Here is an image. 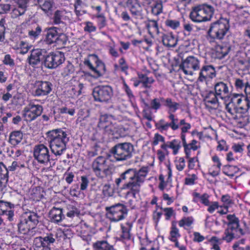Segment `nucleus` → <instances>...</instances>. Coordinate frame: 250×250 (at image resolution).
<instances>
[{"label":"nucleus","mask_w":250,"mask_h":250,"mask_svg":"<svg viewBox=\"0 0 250 250\" xmlns=\"http://www.w3.org/2000/svg\"><path fill=\"white\" fill-rule=\"evenodd\" d=\"M103 130L108 133L113 134L115 132H117V125L116 123H113L112 121Z\"/></svg>","instance_id":"nucleus-52"},{"label":"nucleus","mask_w":250,"mask_h":250,"mask_svg":"<svg viewBox=\"0 0 250 250\" xmlns=\"http://www.w3.org/2000/svg\"><path fill=\"white\" fill-rule=\"evenodd\" d=\"M231 48L230 45H218L216 49L217 57L219 59L225 58L230 52Z\"/></svg>","instance_id":"nucleus-37"},{"label":"nucleus","mask_w":250,"mask_h":250,"mask_svg":"<svg viewBox=\"0 0 250 250\" xmlns=\"http://www.w3.org/2000/svg\"><path fill=\"white\" fill-rule=\"evenodd\" d=\"M170 240L173 242L176 241L177 238L180 236V234L179 233V229L176 228V225L172 224L171 229L170 232Z\"/></svg>","instance_id":"nucleus-48"},{"label":"nucleus","mask_w":250,"mask_h":250,"mask_svg":"<svg viewBox=\"0 0 250 250\" xmlns=\"http://www.w3.org/2000/svg\"><path fill=\"white\" fill-rule=\"evenodd\" d=\"M49 217L53 222L56 223L61 222L64 218L62 208L55 207H53L49 211Z\"/></svg>","instance_id":"nucleus-28"},{"label":"nucleus","mask_w":250,"mask_h":250,"mask_svg":"<svg viewBox=\"0 0 250 250\" xmlns=\"http://www.w3.org/2000/svg\"><path fill=\"white\" fill-rule=\"evenodd\" d=\"M2 62L4 64L9 65L10 67H13L15 65L14 60L9 54L5 55Z\"/></svg>","instance_id":"nucleus-60"},{"label":"nucleus","mask_w":250,"mask_h":250,"mask_svg":"<svg viewBox=\"0 0 250 250\" xmlns=\"http://www.w3.org/2000/svg\"><path fill=\"white\" fill-rule=\"evenodd\" d=\"M53 84L48 81H36L34 84L33 93L36 97H44L50 94Z\"/></svg>","instance_id":"nucleus-17"},{"label":"nucleus","mask_w":250,"mask_h":250,"mask_svg":"<svg viewBox=\"0 0 250 250\" xmlns=\"http://www.w3.org/2000/svg\"><path fill=\"white\" fill-rule=\"evenodd\" d=\"M113 120V117L111 115H102L100 117L98 126L101 129H104L107 126V125H109Z\"/></svg>","instance_id":"nucleus-38"},{"label":"nucleus","mask_w":250,"mask_h":250,"mask_svg":"<svg viewBox=\"0 0 250 250\" xmlns=\"http://www.w3.org/2000/svg\"><path fill=\"white\" fill-rule=\"evenodd\" d=\"M68 211L66 213V216L70 218H73L76 215L79 213L78 209L73 205H69L67 207Z\"/></svg>","instance_id":"nucleus-49"},{"label":"nucleus","mask_w":250,"mask_h":250,"mask_svg":"<svg viewBox=\"0 0 250 250\" xmlns=\"http://www.w3.org/2000/svg\"><path fill=\"white\" fill-rule=\"evenodd\" d=\"M23 139V134L20 130L14 131L9 135V143L13 146L18 145Z\"/></svg>","instance_id":"nucleus-30"},{"label":"nucleus","mask_w":250,"mask_h":250,"mask_svg":"<svg viewBox=\"0 0 250 250\" xmlns=\"http://www.w3.org/2000/svg\"><path fill=\"white\" fill-rule=\"evenodd\" d=\"M33 156L38 163L45 165L51 160L56 159V158L50 154L48 148L43 144L35 146L33 148Z\"/></svg>","instance_id":"nucleus-11"},{"label":"nucleus","mask_w":250,"mask_h":250,"mask_svg":"<svg viewBox=\"0 0 250 250\" xmlns=\"http://www.w3.org/2000/svg\"><path fill=\"white\" fill-rule=\"evenodd\" d=\"M229 29V20L221 18L210 24L208 33L211 39L221 40L226 35Z\"/></svg>","instance_id":"nucleus-6"},{"label":"nucleus","mask_w":250,"mask_h":250,"mask_svg":"<svg viewBox=\"0 0 250 250\" xmlns=\"http://www.w3.org/2000/svg\"><path fill=\"white\" fill-rule=\"evenodd\" d=\"M126 6L133 16L136 19L142 20L144 18L143 8L138 0H127Z\"/></svg>","instance_id":"nucleus-21"},{"label":"nucleus","mask_w":250,"mask_h":250,"mask_svg":"<svg viewBox=\"0 0 250 250\" xmlns=\"http://www.w3.org/2000/svg\"><path fill=\"white\" fill-rule=\"evenodd\" d=\"M216 76V71L212 65H206L202 67L199 74L197 81L204 82L213 79Z\"/></svg>","instance_id":"nucleus-20"},{"label":"nucleus","mask_w":250,"mask_h":250,"mask_svg":"<svg viewBox=\"0 0 250 250\" xmlns=\"http://www.w3.org/2000/svg\"><path fill=\"white\" fill-rule=\"evenodd\" d=\"M218 95L213 91H209L206 94L204 101L206 103L215 104L218 102Z\"/></svg>","instance_id":"nucleus-41"},{"label":"nucleus","mask_w":250,"mask_h":250,"mask_svg":"<svg viewBox=\"0 0 250 250\" xmlns=\"http://www.w3.org/2000/svg\"><path fill=\"white\" fill-rule=\"evenodd\" d=\"M42 30L41 27L38 25L34 29L29 31L28 35L31 38H36L41 34Z\"/></svg>","instance_id":"nucleus-55"},{"label":"nucleus","mask_w":250,"mask_h":250,"mask_svg":"<svg viewBox=\"0 0 250 250\" xmlns=\"http://www.w3.org/2000/svg\"><path fill=\"white\" fill-rule=\"evenodd\" d=\"M246 113H240L239 114L235 115V118L240 120L239 122L243 124V125H247L250 122L249 116Z\"/></svg>","instance_id":"nucleus-50"},{"label":"nucleus","mask_w":250,"mask_h":250,"mask_svg":"<svg viewBox=\"0 0 250 250\" xmlns=\"http://www.w3.org/2000/svg\"><path fill=\"white\" fill-rule=\"evenodd\" d=\"M228 84L224 82H218L214 84L215 92L220 98L223 99L229 95L230 90Z\"/></svg>","instance_id":"nucleus-22"},{"label":"nucleus","mask_w":250,"mask_h":250,"mask_svg":"<svg viewBox=\"0 0 250 250\" xmlns=\"http://www.w3.org/2000/svg\"><path fill=\"white\" fill-rule=\"evenodd\" d=\"M44 50L37 49L32 50L30 56L28 57V62L31 65L39 64L41 61L45 57Z\"/></svg>","instance_id":"nucleus-24"},{"label":"nucleus","mask_w":250,"mask_h":250,"mask_svg":"<svg viewBox=\"0 0 250 250\" xmlns=\"http://www.w3.org/2000/svg\"><path fill=\"white\" fill-rule=\"evenodd\" d=\"M138 77L141 80L143 86L145 88H150L151 84L155 81L152 77H148L146 75L143 73H138Z\"/></svg>","instance_id":"nucleus-39"},{"label":"nucleus","mask_w":250,"mask_h":250,"mask_svg":"<svg viewBox=\"0 0 250 250\" xmlns=\"http://www.w3.org/2000/svg\"><path fill=\"white\" fill-rule=\"evenodd\" d=\"M245 93L246 95V99L243 101L248 110L250 108V84L245 89Z\"/></svg>","instance_id":"nucleus-62"},{"label":"nucleus","mask_w":250,"mask_h":250,"mask_svg":"<svg viewBox=\"0 0 250 250\" xmlns=\"http://www.w3.org/2000/svg\"><path fill=\"white\" fill-rule=\"evenodd\" d=\"M193 218L192 217H183L179 222V225L181 227L185 226L190 227L193 222Z\"/></svg>","instance_id":"nucleus-47"},{"label":"nucleus","mask_w":250,"mask_h":250,"mask_svg":"<svg viewBox=\"0 0 250 250\" xmlns=\"http://www.w3.org/2000/svg\"><path fill=\"white\" fill-rule=\"evenodd\" d=\"M181 142L178 139H173L171 141H168L164 143L161 146L162 149L167 150L168 148L173 150L174 155L177 154L179 149L181 148Z\"/></svg>","instance_id":"nucleus-27"},{"label":"nucleus","mask_w":250,"mask_h":250,"mask_svg":"<svg viewBox=\"0 0 250 250\" xmlns=\"http://www.w3.org/2000/svg\"><path fill=\"white\" fill-rule=\"evenodd\" d=\"M168 118L170 121L169 123L166 122L164 119H161L157 124V128L161 132L167 131L169 128H171L174 131L179 128L180 122L179 123L178 119L173 113H169Z\"/></svg>","instance_id":"nucleus-18"},{"label":"nucleus","mask_w":250,"mask_h":250,"mask_svg":"<svg viewBox=\"0 0 250 250\" xmlns=\"http://www.w3.org/2000/svg\"><path fill=\"white\" fill-rule=\"evenodd\" d=\"M50 233L52 240L54 239V244L60 242L63 245H70L71 234L69 231H63L60 229Z\"/></svg>","instance_id":"nucleus-19"},{"label":"nucleus","mask_w":250,"mask_h":250,"mask_svg":"<svg viewBox=\"0 0 250 250\" xmlns=\"http://www.w3.org/2000/svg\"><path fill=\"white\" fill-rule=\"evenodd\" d=\"M214 11V7L210 4H198L192 8L189 17L195 22L208 21L212 18Z\"/></svg>","instance_id":"nucleus-3"},{"label":"nucleus","mask_w":250,"mask_h":250,"mask_svg":"<svg viewBox=\"0 0 250 250\" xmlns=\"http://www.w3.org/2000/svg\"><path fill=\"white\" fill-rule=\"evenodd\" d=\"M166 25L173 29H177L180 26V21L177 20L167 19L165 21Z\"/></svg>","instance_id":"nucleus-51"},{"label":"nucleus","mask_w":250,"mask_h":250,"mask_svg":"<svg viewBox=\"0 0 250 250\" xmlns=\"http://www.w3.org/2000/svg\"><path fill=\"white\" fill-rule=\"evenodd\" d=\"M43 108L42 105L35 104L30 102L24 108L23 115L26 121H32L40 116L42 112Z\"/></svg>","instance_id":"nucleus-16"},{"label":"nucleus","mask_w":250,"mask_h":250,"mask_svg":"<svg viewBox=\"0 0 250 250\" xmlns=\"http://www.w3.org/2000/svg\"><path fill=\"white\" fill-rule=\"evenodd\" d=\"M134 151V146L131 143H118L110 149L108 156H113L116 161H124L130 159Z\"/></svg>","instance_id":"nucleus-5"},{"label":"nucleus","mask_w":250,"mask_h":250,"mask_svg":"<svg viewBox=\"0 0 250 250\" xmlns=\"http://www.w3.org/2000/svg\"><path fill=\"white\" fill-rule=\"evenodd\" d=\"M98 19V25L99 29H102L106 25V19L102 14H98L96 16Z\"/></svg>","instance_id":"nucleus-53"},{"label":"nucleus","mask_w":250,"mask_h":250,"mask_svg":"<svg viewBox=\"0 0 250 250\" xmlns=\"http://www.w3.org/2000/svg\"><path fill=\"white\" fill-rule=\"evenodd\" d=\"M67 136L66 133L61 129L48 132L49 147L55 157L60 156L66 150V145L69 141V138Z\"/></svg>","instance_id":"nucleus-2"},{"label":"nucleus","mask_w":250,"mask_h":250,"mask_svg":"<svg viewBox=\"0 0 250 250\" xmlns=\"http://www.w3.org/2000/svg\"><path fill=\"white\" fill-rule=\"evenodd\" d=\"M244 234V232L243 229H237L228 227L225 230L223 239L227 242H230L233 239L239 238Z\"/></svg>","instance_id":"nucleus-25"},{"label":"nucleus","mask_w":250,"mask_h":250,"mask_svg":"<svg viewBox=\"0 0 250 250\" xmlns=\"http://www.w3.org/2000/svg\"><path fill=\"white\" fill-rule=\"evenodd\" d=\"M87 6L85 4H81L77 1L74 4L75 12L76 16L79 18L80 16L87 13L86 7Z\"/></svg>","instance_id":"nucleus-43"},{"label":"nucleus","mask_w":250,"mask_h":250,"mask_svg":"<svg viewBox=\"0 0 250 250\" xmlns=\"http://www.w3.org/2000/svg\"><path fill=\"white\" fill-rule=\"evenodd\" d=\"M234 84L236 90L241 93H245V89L250 85L246 80L240 78H235Z\"/></svg>","instance_id":"nucleus-34"},{"label":"nucleus","mask_w":250,"mask_h":250,"mask_svg":"<svg viewBox=\"0 0 250 250\" xmlns=\"http://www.w3.org/2000/svg\"><path fill=\"white\" fill-rule=\"evenodd\" d=\"M163 44L168 47H175L177 42V39L171 33L165 34L162 37Z\"/></svg>","instance_id":"nucleus-29"},{"label":"nucleus","mask_w":250,"mask_h":250,"mask_svg":"<svg viewBox=\"0 0 250 250\" xmlns=\"http://www.w3.org/2000/svg\"><path fill=\"white\" fill-rule=\"evenodd\" d=\"M92 169L96 176L99 178L107 179L113 173V165L103 156H98L92 163Z\"/></svg>","instance_id":"nucleus-4"},{"label":"nucleus","mask_w":250,"mask_h":250,"mask_svg":"<svg viewBox=\"0 0 250 250\" xmlns=\"http://www.w3.org/2000/svg\"><path fill=\"white\" fill-rule=\"evenodd\" d=\"M64 60V53L60 51H57L51 52L45 56L43 63L46 67L49 69H54L62 63Z\"/></svg>","instance_id":"nucleus-14"},{"label":"nucleus","mask_w":250,"mask_h":250,"mask_svg":"<svg viewBox=\"0 0 250 250\" xmlns=\"http://www.w3.org/2000/svg\"><path fill=\"white\" fill-rule=\"evenodd\" d=\"M164 98L163 97L155 98L151 100L150 103V108L157 111L161 107V102L164 103Z\"/></svg>","instance_id":"nucleus-44"},{"label":"nucleus","mask_w":250,"mask_h":250,"mask_svg":"<svg viewBox=\"0 0 250 250\" xmlns=\"http://www.w3.org/2000/svg\"><path fill=\"white\" fill-rule=\"evenodd\" d=\"M227 219L229 220L228 227L237 229H242L240 228L239 219L235 216L234 214H229L227 216Z\"/></svg>","instance_id":"nucleus-40"},{"label":"nucleus","mask_w":250,"mask_h":250,"mask_svg":"<svg viewBox=\"0 0 250 250\" xmlns=\"http://www.w3.org/2000/svg\"><path fill=\"white\" fill-rule=\"evenodd\" d=\"M180 67L186 75L192 76L194 71L199 69L200 61L193 56H188L185 59L182 60Z\"/></svg>","instance_id":"nucleus-13"},{"label":"nucleus","mask_w":250,"mask_h":250,"mask_svg":"<svg viewBox=\"0 0 250 250\" xmlns=\"http://www.w3.org/2000/svg\"><path fill=\"white\" fill-rule=\"evenodd\" d=\"M226 109L231 115H234L235 114L237 115L240 113H246L248 111V107H246L245 105L236 107L234 106L233 102H229L226 104Z\"/></svg>","instance_id":"nucleus-26"},{"label":"nucleus","mask_w":250,"mask_h":250,"mask_svg":"<svg viewBox=\"0 0 250 250\" xmlns=\"http://www.w3.org/2000/svg\"><path fill=\"white\" fill-rule=\"evenodd\" d=\"M123 89L125 92L126 94L127 95L129 99L131 101L132 99H134V96L133 94V92L129 87L127 85V84L125 83V81L123 82Z\"/></svg>","instance_id":"nucleus-63"},{"label":"nucleus","mask_w":250,"mask_h":250,"mask_svg":"<svg viewBox=\"0 0 250 250\" xmlns=\"http://www.w3.org/2000/svg\"><path fill=\"white\" fill-rule=\"evenodd\" d=\"M94 250H113V246L105 240L97 241L92 245Z\"/></svg>","instance_id":"nucleus-33"},{"label":"nucleus","mask_w":250,"mask_h":250,"mask_svg":"<svg viewBox=\"0 0 250 250\" xmlns=\"http://www.w3.org/2000/svg\"><path fill=\"white\" fill-rule=\"evenodd\" d=\"M149 172L147 167H143L137 170L136 168H129L122 173L120 177L115 179V183L117 187L120 184L123 185L121 190H127L125 193L124 198L126 204L133 208L137 202V194L141 191L146 176Z\"/></svg>","instance_id":"nucleus-1"},{"label":"nucleus","mask_w":250,"mask_h":250,"mask_svg":"<svg viewBox=\"0 0 250 250\" xmlns=\"http://www.w3.org/2000/svg\"><path fill=\"white\" fill-rule=\"evenodd\" d=\"M14 208V205L10 202L0 201V214L7 216L9 221L14 220V211L12 208Z\"/></svg>","instance_id":"nucleus-23"},{"label":"nucleus","mask_w":250,"mask_h":250,"mask_svg":"<svg viewBox=\"0 0 250 250\" xmlns=\"http://www.w3.org/2000/svg\"><path fill=\"white\" fill-rule=\"evenodd\" d=\"M5 21L4 19H1L0 21V42H3L5 40V31L4 26Z\"/></svg>","instance_id":"nucleus-54"},{"label":"nucleus","mask_w":250,"mask_h":250,"mask_svg":"<svg viewBox=\"0 0 250 250\" xmlns=\"http://www.w3.org/2000/svg\"><path fill=\"white\" fill-rule=\"evenodd\" d=\"M152 13L155 15H158L163 11V1L162 0H156L155 4L152 7Z\"/></svg>","instance_id":"nucleus-46"},{"label":"nucleus","mask_w":250,"mask_h":250,"mask_svg":"<svg viewBox=\"0 0 250 250\" xmlns=\"http://www.w3.org/2000/svg\"><path fill=\"white\" fill-rule=\"evenodd\" d=\"M38 3L42 10L47 12L51 9L53 1V0H38Z\"/></svg>","instance_id":"nucleus-45"},{"label":"nucleus","mask_w":250,"mask_h":250,"mask_svg":"<svg viewBox=\"0 0 250 250\" xmlns=\"http://www.w3.org/2000/svg\"><path fill=\"white\" fill-rule=\"evenodd\" d=\"M245 242V239H242L235 242L232 246L233 250H250V247Z\"/></svg>","instance_id":"nucleus-42"},{"label":"nucleus","mask_w":250,"mask_h":250,"mask_svg":"<svg viewBox=\"0 0 250 250\" xmlns=\"http://www.w3.org/2000/svg\"><path fill=\"white\" fill-rule=\"evenodd\" d=\"M146 25L149 34L151 36L159 34L158 25L155 20H148L146 23Z\"/></svg>","instance_id":"nucleus-32"},{"label":"nucleus","mask_w":250,"mask_h":250,"mask_svg":"<svg viewBox=\"0 0 250 250\" xmlns=\"http://www.w3.org/2000/svg\"><path fill=\"white\" fill-rule=\"evenodd\" d=\"M84 64L94 73L95 77L98 78L105 73V66L95 54L89 55V59L85 60Z\"/></svg>","instance_id":"nucleus-12"},{"label":"nucleus","mask_w":250,"mask_h":250,"mask_svg":"<svg viewBox=\"0 0 250 250\" xmlns=\"http://www.w3.org/2000/svg\"><path fill=\"white\" fill-rule=\"evenodd\" d=\"M85 26L83 29L85 32L88 33L94 32L96 31V27L91 21H86L84 23Z\"/></svg>","instance_id":"nucleus-56"},{"label":"nucleus","mask_w":250,"mask_h":250,"mask_svg":"<svg viewBox=\"0 0 250 250\" xmlns=\"http://www.w3.org/2000/svg\"><path fill=\"white\" fill-rule=\"evenodd\" d=\"M188 177L185 178V183L187 185H193L194 184V181L198 179L197 175L195 174L188 175Z\"/></svg>","instance_id":"nucleus-61"},{"label":"nucleus","mask_w":250,"mask_h":250,"mask_svg":"<svg viewBox=\"0 0 250 250\" xmlns=\"http://www.w3.org/2000/svg\"><path fill=\"white\" fill-rule=\"evenodd\" d=\"M3 177L0 180V191H2L6 187V184L8 181V172L6 170V173L3 174Z\"/></svg>","instance_id":"nucleus-59"},{"label":"nucleus","mask_w":250,"mask_h":250,"mask_svg":"<svg viewBox=\"0 0 250 250\" xmlns=\"http://www.w3.org/2000/svg\"><path fill=\"white\" fill-rule=\"evenodd\" d=\"M39 223V216L37 213L25 212L21 217L18 224V231L21 233L26 234L30 229L35 228Z\"/></svg>","instance_id":"nucleus-8"},{"label":"nucleus","mask_w":250,"mask_h":250,"mask_svg":"<svg viewBox=\"0 0 250 250\" xmlns=\"http://www.w3.org/2000/svg\"><path fill=\"white\" fill-rule=\"evenodd\" d=\"M66 12L65 11L57 10L54 12L53 22L55 24H65L63 21L66 19Z\"/></svg>","instance_id":"nucleus-35"},{"label":"nucleus","mask_w":250,"mask_h":250,"mask_svg":"<svg viewBox=\"0 0 250 250\" xmlns=\"http://www.w3.org/2000/svg\"><path fill=\"white\" fill-rule=\"evenodd\" d=\"M50 233H46L43 237L39 236L34 238L33 246L34 250H51L54 245Z\"/></svg>","instance_id":"nucleus-15"},{"label":"nucleus","mask_w":250,"mask_h":250,"mask_svg":"<svg viewBox=\"0 0 250 250\" xmlns=\"http://www.w3.org/2000/svg\"><path fill=\"white\" fill-rule=\"evenodd\" d=\"M18 5V8H15L12 10V17L16 18L24 14L26 7L27 3L23 1H20V3H16Z\"/></svg>","instance_id":"nucleus-36"},{"label":"nucleus","mask_w":250,"mask_h":250,"mask_svg":"<svg viewBox=\"0 0 250 250\" xmlns=\"http://www.w3.org/2000/svg\"><path fill=\"white\" fill-rule=\"evenodd\" d=\"M92 95L95 102L108 103L113 96V90L109 85H98L93 88Z\"/></svg>","instance_id":"nucleus-9"},{"label":"nucleus","mask_w":250,"mask_h":250,"mask_svg":"<svg viewBox=\"0 0 250 250\" xmlns=\"http://www.w3.org/2000/svg\"><path fill=\"white\" fill-rule=\"evenodd\" d=\"M180 125H182L181 128V132L186 133L190 129L191 126L189 123H186L185 119H182L180 121Z\"/></svg>","instance_id":"nucleus-57"},{"label":"nucleus","mask_w":250,"mask_h":250,"mask_svg":"<svg viewBox=\"0 0 250 250\" xmlns=\"http://www.w3.org/2000/svg\"><path fill=\"white\" fill-rule=\"evenodd\" d=\"M102 193L105 197L111 196L113 195V191L111 188V186L109 184H105L104 186Z\"/></svg>","instance_id":"nucleus-58"},{"label":"nucleus","mask_w":250,"mask_h":250,"mask_svg":"<svg viewBox=\"0 0 250 250\" xmlns=\"http://www.w3.org/2000/svg\"><path fill=\"white\" fill-rule=\"evenodd\" d=\"M44 42L48 45H52L53 47H62L65 45L67 41V37L62 33L59 34L57 28L51 27L45 28L44 30Z\"/></svg>","instance_id":"nucleus-7"},{"label":"nucleus","mask_w":250,"mask_h":250,"mask_svg":"<svg viewBox=\"0 0 250 250\" xmlns=\"http://www.w3.org/2000/svg\"><path fill=\"white\" fill-rule=\"evenodd\" d=\"M81 180L80 189L81 190H85L86 189L89 183V180L86 176H81Z\"/></svg>","instance_id":"nucleus-64"},{"label":"nucleus","mask_w":250,"mask_h":250,"mask_svg":"<svg viewBox=\"0 0 250 250\" xmlns=\"http://www.w3.org/2000/svg\"><path fill=\"white\" fill-rule=\"evenodd\" d=\"M164 105L168 109V113H173L179 109L180 104L179 103L173 101L170 98H164Z\"/></svg>","instance_id":"nucleus-31"},{"label":"nucleus","mask_w":250,"mask_h":250,"mask_svg":"<svg viewBox=\"0 0 250 250\" xmlns=\"http://www.w3.org/2000/svg\"><path fill=\"white\" fill-rule=\"evenodd\" d=\"M105 210L107 217L113 222H118L125 219L128 212L126 207L121 203H117L110 207H106Z\"/></svg>","instance_id":"nucleus-10"}]
</instances>
